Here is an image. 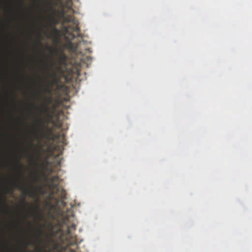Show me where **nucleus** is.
I'll list each match as a JSON object with an SVG mask.
<instances>
[{
	"mask_svg": "<svg viewBox=\"0 0 252 252\" xmlns=\"http://www.w3.org/2000/svg\"><path fill=\"white\" fill-rule=\"evenodd\" d=\"M63 19L64 23H72L73 25V26L68 25L63 27V32L64 35L68 34L70 36L71 39H73L75 37V35L73 33L74 32L76 33L77 36H81L80 29L78 27L79 22L75 19L73 16L67 15L63 16Z\"/></svg>",
	"mask_w": 252,
	"mask_h": 252,
	"instance_id": "nucleus-1",
	"label": "nucleus"
},
{
	"mask_svg": "<svg viewBox=\"0 0 252 252\" xmlns=\"http://www.w3.org/2000/svg\"><path fill=\"white\" fill-rule=\"evenodd\" d=\"M46 123L45 120L40 117L35 121V132L33 133V136L35 138L38 139L39 137V134L41 137L46 138L47 137V132L46 131Z\"/></svg>",
	"mask_w": 252,
	"mask_h": 252,
	"instance_id": "nucleus-2",
	"label": "nucleus"
},
{
	"mask_svg": "<svg viewBox=\"0 0 252 252\" xmlns=\"http://www.w3.org/2000/svg\"><path fill=\"white\" fill-rule=\"evenodd\" d=\"M75 225L72 224L70 226H67L66 228V235L67 237L69 239L68 242V246L75 245L77 244V240L76 236H73L72 233V231L75 230Z\"/></svg>",
	"mask_w": 252,
	"mask_h": 252,
	"instance_id": "nucleus-3",
	"label": "nucleus"
},
{
	"mask_svg": "<svg viewBox=\"0 0 252 252\" xmlns=\"http://www.w3.org/2000/svg\"><path fill=\"white\" fill-rule=\"evenodd\" d=\"M14 185L15 187L21 189L23 193L26 195H28L32 197H36L37 195L36 190L34 189H29L22 186L21 184L18 182H15Z\"/></svg>",
	"mask_w": 252,
	"mask_h": 252,
	"instance_id": "nucleus-4",
	"label": "nucleus"
},
{
	"mask_svg": "<svg viewBox=\"0 0 252 252\" xmlns=\"http://www.w3.org/2000/svg\"><path fill=\"white\" fill-rule=\"evenodd\" d=\"M59 184L60 183L49 184L50 188L53 189L51 193V195L52 197L58 194L60 191L61 188L59 186Z\"/></svg>",
	"mask_w": 252,
	"mask_h": 252,
	"instance_id": "nucleus-5",
	"label": "nucleus"
},
{
	"mask_svg": "<svg viewBox=\"0 0 252 252\" xmlns=\"http://www.w3.org/2000/svg\"><path fill=\"white\" fill-rule=\"evenodd\" d=\"M50 69L51 70V73L49 72L47 73L48 76L49 78L53 79L54 82L57 83L59 81V79L57 77V72L55 70L53 69L52 66H50Z\"/></svg>",
	"mask_w": 252,
	"mask_h": 252,
	"instance_id": "nucleus-6",
	"label": "nucleus"
},
{
	"mask_svg": "<svg viewBox=\"0 0 252 252\" xmlns=\"http://www.w3.org/2000/svg\"><path fill=\"white\" fill-rule=\"evenodd\" d=\"M57 195H59V197L61 199H66V191L63 188H62V189L61 188L60 189V191H59L58 194H57Z\"/></svg>",
	"mask_w": 252,
	"mask_h": 252,
	"instance_id": "nucleus-7",
	"label": "nucleus"
},
{
	"mask_svg": "<svg viewBox=\"0 0 252 252\" xmlns=\"http://www.w3.org/2000/svg\"><path fill=\"white\" fill-rule=\"evenodd\" d=\"M59 179L58 176H54L49 179V184L60 183Z\"/></svg>",
	"mask_w": 252,
	"mask_h": 252,
	"instance_id": "nucleus-8",
	"label": "nucleus"
},
{
	"mask_svg": "<svg viewBox=\"0 0 252 252\" xmlns=\"http://www.w3.org/2000/svg\"><path fill=\"white\" fill-rule=\"evenodd\" d=\"M41 111L44 113H48L49 108L47 105L43 104L41 107Z\"/></svg>",
	"mask_w": 252,
	"mask_h": 252,
	"instance_id": "nucleus-9",
	"label": "nucleus"
},
{
	"mask_svg": "<svg viewBox=\"0 0 252 252\" xmlns=\"http://www.w3.org/2000/svg\"><path fill=\"white\" fill-rule=\"evenodd\" d=\"M32 179L33 183H35L36 181H37V180L38 179V177L37 174H36V173L33 174Z\"/></svg>",
	"mask_w": 252,
	"mask_h": 252,
	"instance_id": "nucleus-10",
	"label": "nucleus"
},
{
	"mask_svg": "<svg viewBox=\"0 0 252 252\" xmlns=\"http://www.w3.org/2000/svg\"><path fill=\"white\" fill-rule=\"evenodd\" d=\"M17 164L20 167V168L23 169V165L21 163L20 161V158L18 160L17 162Z\"/></svg>",
	"mask_w": 252,
	"mask_h": 252,
	"instance_id": "nucleus-11",
	"label": "nucleus"
},
{
	"mask_svg": "<svg viewBox=\"0 0 252 252\" xmlns=\"http://www.w3.org/2000/svg\"><path fill=\"white\" fill-rule=\"evenodd\" d=\"M32 163L33 165L36 166L37 165V159L33 158H31Z\"/></svg>",
	"mask_w": 252,
	"mask_h": 252,
	"instance_id": "nucleus-12",
	"label": "nucleus"
},
{
	"mask_svg": "<svg viewBox=\"0 0 252 252\" xmlns=\"http://www.w3.org/2000/svg\"><path fill=\"white\" fill-rule=\"evenodd\" d=\"M67 46L69 48H72L73 46V43L71 42V40H69L67 43Z\"/></svg>",
	"mask_w": 252,
	"mask_h": 252,
	"instance_id": "nucleus-13",
	"label": "nucleus"
},
{
	"mask_svg": "<svg viewBox=\"0 0 252 252\" xmlns=\"http://www.w3.org/2000/svg\"><path fill=\"white\" fill-rule=\"evenodd\" d=\"M35 208H36V210L37 211V216H40L41 215H40V214L39 213V207L38 205H36Z\"/></svg>",
	"mask_w": 252,
	"mask_h": 252,
	"instance_id": "nucleus-14",
	"label": "nucleus"
},
{
	"mask_svg": "<svg viewBox=\"0 0 252 252\" xmlns=\"http://www.w3.org/2000/svg\"><path fill=\"white\" fill-rule=\"evenodd\" d=\"M44 91L45 92L48 93H50V92H51L50 90L47 88H45Z\"/></svg>",
	"mask_w": 252,
	"mask_h": 252,
	"instance_id": "nucleus-15",
	"label": "nucleus"
},
{
	"mask_svg": "<svg viewBox=\"0 0 252 252\" xmlns=\"http://www.w3.org/2000/svg\"><path fill=\"white\" fill-rule=\"evenodd\" d=\"M13 191H14V189L13 188L10 187L9 188V192L12 194V193H13Z\"/></svg>",
	"mask_w": 252,
	"mask_h": 252,
	"instance_id": "nucleus-16",
	"label": "nucleus"
},
{
	"mask_svg": "<svg viewBox=\"0 0 252 252\" xmlns=\"http://www.w3.org/2000/svg\"><path fill=\"white\" fill-rule=\"evenodd\" d=\"M54 32L56 33V34H58V32H59V31L58 30V29L55 28L54 29Z\"/></svg>",
	"mask_w": 252,
	"mask_h": 252,
	"instance_id": "nucleus-17",
	"label": "nucleus"
},
{
	"mask_svg": "<svg viewBox=\"0 0 252 252\" xmlns=\"http://www.w3.org/2000/svg\"><path fill=\"white\" fill-rule=\"evenodd\" d=\"M38 232H39V235H41V233H42V231H41V230L40 229H38Z\"/></svg>",
	"mask_w": 252,
	"mask_h": 252,
	"instance_id": "nucleus-18",
	"label": "nucleus"
},
{
	"mask_svg": "<svg viewBox=\"0 0 252 252\" xmlns=\"http://www.w3.org/2000/svg\"><path fill=\"white\" fill-rule=\"evenodd\" d=\"M47 100L48 101V102H51V98H50V97L47 98Z\"/></svg>",
	"mask_w": 252,
	"mask_h": 252,
	"instance_id": "nucleus-19",
	"label": "nucleus"
},
{
	"mask_svg": "<svg viewBox=\"0 0 252 252\" xmlns=\"http://www.w3.org/2000/svg\"><path fill=\"white\" fill-rule=\"evenodd\" d=\"M23 203H24V204L25 205L26 204V200H25V199H23Z\"/></svg>",
	"mask_w": 252,
	"mask_h": 252,
	"instance_id": "nucleus-20",
	"label": "nucleus"
},
{
	"mask_svg": "<svg viewBox=\"0 0 252 252\" xmlns=\"http://www.w3.org/2000/svg\"><path fill=\"white\" fill-rule=\"evenodd\" d=\"M43 65L46 68L47 67V65L46 64H45V63L43 64Z\"/></svg>",
	"mask_w": 252,
	"mask_h": 252,
	"instance_id": "nucleus-21",
	"label": "nucleus"
},
{
	"mask_svg": "<svg viewBox=\"0 0 252 252\" xmlns=\"http://www.w3.org/2000/svg\"><path fill=\"white\" fill-rule=\"evenodd\" d=\"M48 49L50 51H51V49L49 47Z\"/></svg>",
	"mask_w": 252,
	"mask_h": 252,
	"instance_id": "nucleus-22",
	"label": "nucleus"
}]
</instances>
